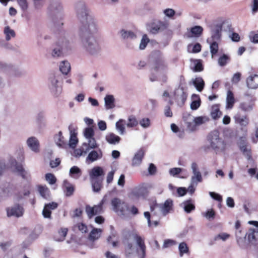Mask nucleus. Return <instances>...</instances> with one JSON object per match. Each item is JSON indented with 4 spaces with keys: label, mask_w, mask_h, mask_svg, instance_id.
<instances>
[{
    "label": "nucleus",
    "mask_w": 258,
    "mask_h": 258,
    "mask_svg": "<svg viewBox=\"0 0 258 258\" xmlns=\"http://www.w3.org/2000/svg\"><path fill=\"white\" fill-rule=\"evenodd\" d=\"M128 198L134 201L143 197V189L141 187H135L128 195Z\"/></svg>",
    "instance_id": "nucleus-26"
},
{
    "label": "nucleus",
    "mask_w": 258,
    "mask_h": 258,
    "mask_svg": "<svg viewBox=\"0 0 258 258\" xmlns=\"http://www.w3.org/2000/svg\"><path fill=\"white\" fill-rule=\"evenodd\" d=\"M77 17L80 22L79 32L96 33L98 31L97 22L90 14L89 10L84 2H79L76 6Z\"/></svg>",
    "instance_id": "nucleus-1"
},
{
    "label": "nucleus",
    "mask_w": 258,
    "mask_h": 258,
    "mask_svg": "<svg viewBox=\"0 0 258 258\" xmlns=\"http://www.w3.org/2000/svg\"><path fill=\"white\" fill-rule=\"evenodd\" d=\"M195 121L197 126L203 124L209 121L210 119L207 116H200L197 117H192Z\"/></svg>",
    "instance_id": "nucleus-48"
},
{
    "label": "nucleus",
    "mask_w": 258,
    "mask_h": 258,
    "mask_svg": "<svg viewBox=\"0 0 258 258\" xmlns=\"http://www.w3.org/2000/svg\"><path fill=\"white\" fill-rule=\"evenodd\" d=\"M32 1L35 10H40L44 5V0H32Z\"/></svg>",
    "instance_id": "nucleus-61"
},
{
    "label": "nucleus",
    "mask_w": 258,
    "mask_h": 258,
    "mask_svg": "<svg viewBox=\"0 0 258 258\" xmlns=\"http://www.w3.org/2000/svg\"><path fill=\"white\" fill-rule=\"evenodd\" d=\"M202 215L208 220L213 219L215 216V212L213 209H210L203 213Z\"/></svg>",
    "instance_id": "nucleus-60"
},
{
    "label": "nucleus",
    "mask_w": 258,
    "mask_h": 258,
    "mask_svg": "<svg viewBox=\"0 0 258 258\" xmlns=\"http://www.w3.org/2000/svg\"><path fill=\"white\" fill-rule=\"evenodd\" d=\"M103 179L91 180V183L93 190L95 192H98L102 187V182Z\"/></svg>",
    "instance_id": "nucleus-49"
},
{
    "label": "nucleus",
    "mask_w": 258,
    "mask_h": 258,
    "mask_svg": "<svg viewBox=\"0 0 258 258\" xmlns=\"http://www.w3.org/2000/svg\"><path fill=\"white\" fill-rule=\"evenodd\" d=\"M10 164L14 172L21 176L23 179L28 180L31 177L30 171L24 169L21 164H18L15 159H11Z\"/></svg>",
    "instance_id": "nucleus-8"
},
{
    "label": "nucleus",
    "mask_w": 258,
    "mask_h": 258,
    "mask_svg": "<svg viewBox=\"0 0 258 258\" xmlns=\"http://www.w3.org/2000/svg\"><path fill=\"white\" fill-rule=\"evenodd\" d=\"M68 233V229L66 228H61L59 230L57 233L54 236V239L57 241H62L65 239Z\"/></svg>",
    "instance_id": "nucleus-36"
},
{
    "label": "nucleus",
    "mask_w": 258,
    "mask_h": 258,
    "mask_svg": "<svg viewBox=\"0 0 258 258\" xmlns=\"http://www.w3.org/2000/svg\"><path fill=\"white\" fill-rule=\"evenodd\" d=\"M168 27V24L166 22L155 21L147 25V29L151 33L157 34L166 30Z\"/></svg>",
    "instance_id": "nucleus-9"
},
{
    "label": "nucleus",
    "mask_w": 258,
    "mask_h": 258,
    "mask_svg": "<svg viewBox=\"0 0 258 258\" xmlns=\"http://www.w3.org/2000/svg\"><path fill=\"white\" fill-rule=\"evenodd\" d=\"M192 117H190L189 120L186 121L187 129L191 132H194L198 129V126Z\"/></svg>",
    "instance_id": "nucleus-52"
},
{
    "label": "nucleus",
    "mask_w": 258,
    "mask_h": 258,
    "mask_svg": "<svg viewBox=\"0 0 258 258\" xmlns=\"http://www.w3.org/2000/svg\"><path fill=\"white\" fill-rule=\"evenodd\" d=\"M192 64L195 72H200L203 70V65L200 60H194Z\"/></svg>",
    "instance_id": "nucleus-58"
},
{
    "label": "nucleus",
    "mask_w": 258,
    "mask_h": 258,
    "mask_svg": "<svg viewBox=\"0 0 258 258\" xmlns=\"http://www.w3.org/2000/svg\"><path fill=\"white\" fill-rule=\"evenodd\" d=\"M203 28L200 26H195L191 27L186 34L188 38L199 37L203 33Z\"/></svg>",
    "instance_id": "nucleus-22"
},
{
    "label": "nucleus",
    "mask_w": 258,
    "mask_h": 258,
    "mask_svg": "<svg viewBox=\"0 0 258 258\" xmlns=\"http://www.w3.org/2000/svg\"><path fill=\"white\" fill-rule=\"evenodd\" d=\"M208 141L209 144V148L216 154L224 151L225 144L223 139L219 137V132L218 131H214L209 135Z\"/></svg>",
    "instance_id": "nucleus-5"
},
{
    "label": "nucleus",
    "mask_w": 258,
    "mask_h": 258,
    "mask_svg": "<svg viewBox=\"0 0 258 258\" xmlns=\"http://www.w3.org/2000/svg\"><path fill=\"white\" fill-rule=\"evenodd\" d=\"M82 175L81 169L77 166L72 167L69 171V175L71 177L74 179H78Z\"/></svg>",
    "instance_id": "nucleus-37"
},
{
    "label": "nucleus",
    "mask_w": 258,
    "mask_h": 258,
    "mask_svg": "<svg viewBox=\"0 0 258 258\" xmlns=\"http://www.w3.org/2000/svg\"><path fill=\"white\" fill-rule=\"evenodd\" d=\"M145 155V152L143 149H140L135 154L132 159V165L133 166H140Z\"/></svg>",
    "instance_id": "nucleus-23"
},
{
    "label": "nucleus",
    "mask_w": 258,
    "mask_h": 258,
    "mask_svg": "<svg viewBox=\"0 0 258 258\" xmlns=\"http://www.w3.org/2000/svg\"><path fill=\"white\" fill-rule=\"evenodd\" d=\"M222 115L221 112L220 111L219 107L217 106H213L211 112V117L213 119H217L221 117Z\"/></svg>",
    "instance_id": "nucleus-51"
},
{
    "label": "nucleus",
    "mask_w": 258,
    "mask_h": 258,
    "mask_svg": "<svg viewBox=\"0 0 258 258\" xmlns=\"http://www.w3.org/2000/svg\"><path fill=\"white\" fill-rule=\"evenodd\" d=\"M7 215L8 217L14 216L19 217L22 216L24 213V210L22 207L19 205H16L7 209Z\"/></svg>",
    "instance_id": "nucleus-15"
},
{
    "label": "nucleus",
    "mask_w": 258,
    "mask_h": 258,
    "mask_svg": "<svg viewBox=\"0 0 258 258\" xmlns=\"http://www.w3.org/2000/svg\"><path fill=\"white\" fill-rule=\"evenodd\" d=\"M239 148L243 155L246 157L247 160L251 159V148L249 145H247L244 141L240 143Z\"/></svg>",
    "instance_id": "nucleus-29"
},
{
    "label": "nucleus",
    "mask_w": 258,
    "mask_h": 258,
    "mask_svg": "<svg viewBox=\"0 0 258 258\" xmlns=\"http://www.w3.org/2000/svg\"><path fill=\"white\" fill-rule=\"evenodd\" d=\"M94 129L92 127H86L84 130L83 135L85 141L80 149L75 151V153L77 155L82 156L86 154L90 150L98 147V144L94 138Z\"/></svg>",
    "instance_id": "nucleus-3"
},
{
    "label": "nucleus",
    "mask_w": 258,
    "mask_h": 258,
    "mask_svg": "<svg viewBox=\"0 0 258 258\" xmlns=\"http://www.w3.org/2000/svg\"><path fill=\"white\" fill-rule=\"evenodd\" d=\"M139 124L144 128H149L151 124V120L148 117H144L139 121Z\"/></svg>",
    "instance_id": "nucleus-57"
},
{
    "label": "nucleus",
    "mask_w": 258,
    "mask_h": 258,
    "mask_svg": "<svg viewBox=\"0 0 258 258\" xmlns=\"http://www.w3.org/2000/svg\"><path fill=\"white\" fill-rule=\"evenodd\" d=\"M175 99L179 106H182L187 98V95L182 87H179L174 91Z\"/></svg>",
    "instance_id": "nucleus-12"
},
{
    "label": "nucleus",
    "mask_w": 258,
    "mask_h": 258,
    "mask_svg": "<svg viewBox=\"0 0 258 258\" xmlns=\"http://www.w3.org/2000/svg\"><path fill=\"white\" fill-rule=\"evenodd\" d=\"M207 43L210 45V50L211 53L212 57L217 53L219 49V42L215 41H207Z\"/></svg>",
    "instance_id": "nucleus-40"
},
{
    "label": "nucleus",
    "mask_w": 258,
    "mask_h": 258,
    "mask_svg": "<svg viewBox=\"0 0 258 258\" xmlns=\"http://www.w3.org/2000/svg\"><path fill=\"white\" fill-rule=\"evenodd\" d=\"M145 217L147 219L148 221V225L149 227H156L158 225L159 222L157 220H153L152 221L151 220V216L150 213L149 212H145L144 214Z\"/></svg>",
    "instance_id": "nucleus-53"
},
{
    "label": "nucleus",
    "mask_w": 258,
    "mask_h": 258,
    "mask_svg": "<svg viewBox=\"0 0 258 258\" xmlns=\"http://www.w3.org/2000/svg\"><path fill=\"white\" fill-rule=\"evenodd\" d=\"M154 71L158 74H164L167 72V66L164 60L161 59L156 61Z\"/></svg>",
    "instance_id": "nucleus-24"
},
{
    "label": "nucleus",
    "mask_w": 258,
    "mask_h": 258,
    "mask_svg": "<svg viewBox=\"0 0 258 258\" xmlns=\"http://www.w3.org/2000/svg\"><path fill=\"white\" fill-rule=\"evenodd\" d=\"M103 204V202L102 201L98 205H95L93 207L86 206V211L88 217L91 218L94 215L100 214L102 211Z\"/></svg>",
    "instance_id": "nucleus-17"
},
{
    "label": "nucleus",
    "mask_w": 258,
    "mask_h": 258,
    "mask_svg": "<svg viewBox=\"0 0 258 258\" xmlns=\"http://www.w3.org/2000/svg\"><path fill=\"white\" fill-rule=\"evenodd\" d=\"M78 139L76 134L71 131L70 138L69 140V146L72 148H75L77 144L78 143Z\"/></svg>",
    "instance_id": "nucleus-54"
},
{
    "label": "nucleus",
    "mask_w": 258,
    "mask_h": 258,
    "mask_svg": "<svg viewBox=\"0 0 258 258\" xmlns=\"http://www.w3.org/2000/svg\"><path fill=\"white\" fill-rule=\"evenodd\" d=\"M201 45L199 43H197L194 46L188 45V51L194 53H197L201 51Z\"/></svg>",
    "instance_id": "nucleus-63"
},
{
    "label": "nucleus",
    "mask_w": 258,
    "mask_h": 258,
    "mask_svg": "<svg viewBox=\"0 0 258 258\" xmlns=\"http://www.w3.org/2000/svg\"><path fill=\"white\" fill-rule=\"evenodd\" d=\"M53 140L54 143L58 147L62 149L67 148V142L64 140L61 131L58 132L54 136Z\"/></svg>",
    "instance_id": "nucleus-19"
},
{
    "label": "nucleus",
    "mask_w": 258,
    "mask_h": 258,
    "mask_svg": "<svg viewBox=\"0 0 258 258\" xmlns=\"http://www.w3.org/2000/svg\"><path fill=\"white\" fill-rule=\"evenodd\" d=\"M111 205L113 211L118 216L122 217H127L129 214V207L123 201L114 198L111 201Z\"/></svg>",
    "instance_id": "nucleus-6"
},
{
    "label": "nucleus",
    "mask_w": 258,
    "mask_h": 258,
    "mask_svg": "<svg viewBox=\"0 0 258 258\" xmlns=\"http://www.w3.org/2000/svg\"><path fill=\"white\" fill-rule=\"evenodd\" d=\"M17 3L23 12H26L29 8L27 0H17Z\"/></svg>",
    "instance_id": "nucleus-59"
},
{
    "label": "nucleus",
    "mask_w": 258,
    "mask_h": 258,
    "mask_svg": "<svg viewBox=\"0 0 258 258\" xmlns=\"http://www.w3.org/2000/svg\"><path fill=\"white\" fill-rule=\"evenodd\" d=\"M226 26L229 30L231 25L224 21L222 18H218L214 21L210 27V37L207 41L220 42L222 36V28Z\"/></svg>",
    "instance_id": "nucleus-4"
},
{
    "label": "nucleus",
    "mask_w": 258,
    "mask_h": 258,
    "mask_svg": "<svg viewBox=\"0 0 258 258\" xmlns=\"http://www.w3.org/2000/svg\"><path fill=\"white\" fill-rule=\"evenodd\" d=\"M233 118L235 122L241 126H246L249 123V119L247 116L241 115L240 113L236 114Z\"/></svg>",
    "instance_id": "nucleus-25"
},
{
    "label": "nucleus",
    "mask_w": 258,
    "mask_h": 258,
    "mask_svg": "<svg viewBox=\"0 0 258 258\" xmlns=\"http://www.w3.org/2000/svg\"><path fill=\"white\" fill-rule=\"evenodd\" d=\"M89 175L90 180L101 179L100 177L104 176V171L102 167L95 166L89 171Z\"/></svg>",
    "instance_id": "nucleus-16"
},
{
    "label": "nucleus",
    "mask_w": 258,
    "mask_h": 258,
    "mask_svg": "<svg viewBox=\"0 0 258 258\" xmlns=\"http://www.w3.org/2000/svg\"><path fill=\"white\" fill-rule=\"evenodd\" d=\"M125 121L123 119H120L115 123V129L120 135H123L125 133Z\"/></svg>",
    "instance_id": "nucleus-35"
},
{
    "label": "nucleus",
    "mask_w": 258,
    "mask_h": 258,
    "mask_svg": "<svg viewBox=\"0 0 258 258\" xmlns=\"http://www.w3.org/2000/svg\"><path fill=\"white\" fill-rule=\"evenodd\" d=\"M95 33H84L78 32L80 38V44L82 49L88 55L92 56H97L101 50L98 40L92 34Z\"/></svg>",
    "instance_id": "nucleus-2"
},
{
    "label": "nucleus",
    "mask_w": 258,
    "mask_h": 258,
    "mask_svg": "<svg viewBox=\"0 0 258 258\" xmlns=\"http://www.w3.org/2000/svg\"><path fill=\"white\" fill-rule=\"evenodd\" d=\"M4 33L7 41L10 40L12 38H14L15 36L14 30L11 29L9 26H6L4 28Z\"/></svg>",
    "instance_id": "nucleus-42"
},
{
    "label": "nucleus",
    "mask_w": 258,
    "mask_h": 258,
    "mask_svg": "<svg viewBox=\"0 0 258 258\" xmlns=\"http://www.w3.org/2000/svg\"><path fill=\"white\" fill-rule=\"evenodd\" d=\"M104 100V106L106 109H111L115 107V98L112 95H106Z\"/></svg>",
    "instance_id": "nucleus-31"
},
{
    "label": "nucleus",
    "mask_w": 258,
    "mask_h": 258,
    "mask_svg": "<svg viewBox=\"0 0 258 258\" xmlns=\"http://www.w3.org/2000/svg\"><path fill=\"white\" fill-rule=\"evenodd\" d=\"M193 84L197 90L200 92L202 91L205 85L204 81L201 77L196 78L193 80Z\"/></svg>",
    "instance_id": "nucleus-45"
},
{
    "label": "nucleus",
    "mask_w": 258,
    "mask_h": 258,
    "mask_svg": "<svg viewBox=\"0 0 258 258\" xmlns=\"http://www.w3.org/2000/svg\"><path fill=\"white\" fill-rule=\"evenodd\" d=\"M27 147L33 152L38 153L40 151V143L35 137H30L26 142Z\"/></svg>",
    "instance_id": "nucleus-13"
},
{
    "label": "nucleus",
    "mask_w": 258,
    "mask_h": 258,
    "mask_svg": "<svg viewBox=\"0 0 258 258\" xmlns=\"http://www.w3.org/2000/svg\"><path fill=\"white\" fill-rule=\"evenodd\" d=\"M180 207L182 208L187 213H189L191 211L195 209L194 202L191 199L182 202L180 204Z\"/></svg>",
    "instance_id": "nucleus-32"
},
{
    "label": "nucleus",
    "mask_w": 258,
    "mask_h": 258,
    "mask_svg": "<svg viewBox=\"0 0 258 258\" xmlns=\"http://www.w3.org/2000/svg\"><path fill=\"white\" fill-rule=\"evenodd\" d=\"M57 46L64 51V53L72 49V44L69 40L66 37L60 38L57 42Z\"/></svg>",
    "instance_id": "nucleus-20"
},
{
    "label": "nucleus",
    "mask_w": 258,
    "mask_h": 258,
    "mask_svg": "<svg viewBox=\"0 0 258 258\" xmlns=\"http://www.w3.org/2000/svg\"><path fill=\"white\" fill-rule=\"evenodd\" d=\"M101 233V229L93 228L89 234V239L92 240H96L100 237Z\"/></svg>",
    "instance_id": "nucleus-47"
},
{
    "label": "nucleus",
    "mask_w": 258,
    "mask_h": 258,
    "mask_svg": "<svg viewBox=\"0 0 258 258\" xmlns=\"http://www.w3.org/2000/svg\"><path fill=\"white\" fill-rule=\"evenodd\" d=\"M119 34L123 39H134L136 38L135 34L130 30L122 29L119 32Z\"/></svg>",
    "instance_id": "nucleus-34"
},
{
    "label": "nucleus",
    "mask_w": 258,
    "mask_h": 258,
    "mask_svg": "<svg viewBox=\"0 0 258 258\" xmlns=\"http://www.w3.org/2000/svg\"><path fill=\"white\" fill-rule=\"evenodd\" d=\"M255 232H257V230H255L254 229L250 228L248 233L245 234V236H247L248 240L251 243H254L256 241L254 234Z\"/></svg>",
    "instance_id": "nucleus-56"
},
{
    "label": "nucleus",
    "mask_w": 258,
    "mask_h": 258,
    "mask_svg": "<svg viewBox=\"0 0 258 258\" xmlns=\"http://www.w3.org/2000/svg\"><path fill=\"white\" fill-rule=\"evenodd\" d=\"M57 203L51 202L45 204L42 211V215L45 218L51 219V211L57 208Z\"/></svg>",
    "instance_id": "nucleus-18"
},
{
    "label": "nucleus",
    "mask_w": 258,
    "mask_h": 258,
    "mask_svg": "<svg viewBox=\"0 0 258 258\" xmlns=\"http://www.w3.org/2000/svg\"><path fill=\"white\" fill-rule=\"evenodd\" d=\"M105 140L111 145H116L119 143L120 138L113 133H108L105 136Z\"/></svg>",
    "instance_id": "nucleus-28"
},
{
    "label": "nucleus",
    "mask_w": 258,
    "mask_h": 258,
    "mask_svg": "<svg viewBox=\"0 0 258 258\" xmlns=\"http://www.w3.org/2000/svg\"><path fill=\"white\" fill-rule=\"evenodd\" d=\"M48 9L51 11L60 10L61 6L59 0H51Z\"/></svg>",
    "instance_id": "nucleus-43"
},
{
    "label": "nucleus",
    "mask_w": 258,
    "mask_h": 258,
    "mask_svg": "<svg viewBox=\"0 0 258 258\" xmlns=\"http://www.w3.org/2000/svg\"><path fill=\"white\" fill-rule=\"evenodd\" d=\"M192 175L191 177L190 181L192 184H198L203 181V178L197 163L193 162L191 165Z\"/></svg>",
    "instance_id": "nucleus-11"
},
{
    "label": "nucleus",
    "mask_w": 258,
    "mask_h": 258,
    "mask_svg": "<svg viewBox=\"0 0 258 258\" xmlns=\"http://www.w3.org/2000/svg\"><path fill=\"white\" fill-rule=\"evenodd\" d=\"M178 250L180 257H182L184 254H189L188 247L187 244L184 242H182L179 244Z\"/></svg>",
    "instance_id": "nucleus-46"
},
{
    "label": "nucleus",
    "mask_w": 258,
    "mask_h": 258,
    "mask_svg": "<svg viewBox=\"0 0 258 258\" xmlns=\"http://www.w3.org/2000/svg\"><path fill=\"white\" fill-rule=\"evenodd\" d=\"M230 60V56L226 54L220 55L218 59V63L220 67L226 66Z\"/></svg>",
    "instance_id": "nucleus-50"
},
{
    "label": "nucleus",
    "mask_w": 258,
    "mask_h": 258,
    "mask_svg": "<svg viewBox=\"0 0 258 258\" xmlns=\"http://www.w3.org/2000/svg\"><path fill=\"white\" fill-rule=\"evenodd\" d=\"M191 102L190 103V108L192 110H197L201 105V101L199 95L193 94L191 96Z\"/></svg>",
    "instance_id": "nucleus-33"
},
{
    "label": "nucleus",
    "mask_w": 258,
    "mask_h": 258,
    "mask_svg": "<svg viewBox=\"0 0 258 258\" xmlns=\"http://www.w3.org/2000/svg\"><path fill=\"white\" fill-rule=\"evenodd\" d=\"M132 236L138 246L137 252L140 258H144L146 254V246L144 239L136 232L133 233Z\"/></svg>",
    "instance_id": "nucleus-10"
},
{
    "label": "nucleus",
    "mask_w": 258,
    "mask_h": 258,
    "mask_svg": "<svg viewBox=\"0 0 258 258\" xmlns=\"http://www.w3.org/2000/svg\"><path fill=\"white\" fill-rule=\"evenodd\" d=\"M253 105L252 101H245L240 104L239 108L243 111L248 112L252 110Z\"/></svg>",
    "instance_id": "nucleus-39"
},
{
    "label": "nucleus",
    "mask_w": 258,
    "mask_h": 258,
    "mask_svg": "<svg viewBox=\"0 0 258 258\" xmlns=\"http://www.w3.org/2000/svg\"><path fill=\"white\" fill-rule=\"evenodd\" d=\"M173 201L170 199H167L164 203L159 205V210L161 214L165 216L173 211Z\"/></svg>",
    "instance_id": "nucleus-14"
},
{
    "label": "nucleus",
    "mask_w": 258,
    "mask_h": 258,
    "mask_svg": "<svg viewBox=\"0 0 258 258\" xmlns=\"http://www.w3.org/2000/svg\"><path fill=\"white\" fill-rule=\"evenodd\" d=\"M59 70L63 74H68L71 70L70 63L67 60L62 61L59 64Z\"/></svg>",
    "instance_id": "nucleus-41"
},
{
    "label": "nucleus",
    "mask_w": 258,
    "mask_h": 258,
    "mask_svg": "<svg viewBox=\"0 0 258 258\" xmlns=\"http://www.w3.org/2000/svg\"><path fill=\"white\" fill-rule=\"evenodd\" d=\"M63 186L67 196H70L73 194L74 191V186L68 180L63 181Z\"/></svg>",
    "instance_id": "nucleus-38"
},
{
    "label": "nucleus",
    "mask_w": 258,
    "mask_h": 258,
    "mask_svg": "<svg viewBox=\"0 0 258 258\" xmlns=\"http://www.w3.org/2000/svg\"><path fill=\"white\" fill-rule=\"evenodd\" d=\"M38 191L43 198L48 199L50 198V191L46 186H39Z\"/></svg>",
    "instance_id": "nucleus-44"
},
{
    "label": "nucleus",
    "mask_w": 258,
    "mask_h": 258,
    "mask_svg": "<svg viewBox=\"0 0 258 258\" xmlns=\"http://www.w3.org/2000/svg\"><path fill=\"white\" fill-rule=\"evenodd\" d=\"M149 42V39L148 38L146 34H144L141 40L139 48L140 49H144L146 47L147 44Z\"/></svg>",
    "instance_id": "nucleus-62"
},
{
    "label": "nucleus",
    "mask_w": 258,
    "mask_h": 258,
    "mask_svg": "<svg viewBox=\"0 0 258 258\" xmlns=\"http://www.w3.org/2000/svg\"><path fill=\"white\" fill-rule=\"evenodd\" d=\"M128 122L126 123V126L128 127H134L138 124V121L136 117L133 115H130L127 118Z\"/></svg>",
    "instance_id": "nucleus-55"
},
{
    "label": "nucleus",
    "mask_w": 258,
    "mask_h": 258,
    "mask_svg": "<svg viewBox=\"0 0 258 258\" xmlns=\"http://www.w3.org/2000/svg\"><path fill=\"white\" fill-rule=\"evenodd\" d=\"M249 37L251 42L253 43H258V31L250 32Z\"/></svg>",
    "instance_id": "nucleus-64"
},
{
    "label": "nucleus",
    "mask_w": 258,
    "mask_h": 258,
    "mask_svg": "<svg viewBox=\"0 0 258 258\" xmlns=\"http://www.w3.org/2000/svg\"><path fill=\"white\" fill-rule=\"evenodd\" d=\"M235 103V99L234 98L233 93L228 90L227 92L226 98V109H231L233 108L234 103Z\"/></svg>",
    "instance_id": "nucleus-27"
},
{
    "label": "nucleus",
    "mask_w": 258,
    "mask_h": 258,
    "mask_svg": "<svg viewBox=\"0 0 258 258\" xmlns=\"http://www.w3.org/2000/svg\"><path fill=\"white\" fill-rule=\"evenodd\" d=\"M246 84L250 89H256L258 87V75L250 76L246 79Z\"/></svg>",
    "instance_id": "nucleus-30"
},
{
    "label": "nucleus",
    "mask_w": 258,
    "mask_h": 258,
    "mask_svg": "<svg viewBox=\"0 0 258 258\" xmlns=\"http://www.w3.org/2000/svg\"><path fill=\"white\" fill-rule=\"evenodd\" d=\"M102 157V152L101 150H92L88 155L86 158V162L88 163L93 162Z\"/></svg>",
    "instance_id": "nucleus-21"
},
{
    "label": "nucleus",
    "mask_w": 258,
    "mask_h": 258,
    "mask_svg": "<svg viewBox=\"0 0 258 258\" xmlns=\"http://www.w3.org/2000/svg\"><path fill=\"white\" fill-rule=\"evenodd\" d=\"M58 75H51L48 79V87L51 93L55 96H59L62 91L61 86L59 82Z\"/></svg>",
    "instance_id": "nucleus-7"
}]
</instances>
